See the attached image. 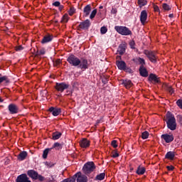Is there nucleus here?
Wrapping results in <instances>:
<instances>
[{
    "mask_svg": "<svg viewBox=\"0 0 182 182\" xmlns=\"http://www.w3.org/2000/svg\"><path fill=\"white\" fill-rule=\"evenodd\" d=\"M134 45L135 43L134 41H132L131 42H129V46L132 49H134Z\"/></svg>",
    "mask_w": 182,
    "mask_h": 182,
    "instance_id": "a19ab883",
    "label": "nucleus"
},
{
    "mask_svg": "<svg viewBox=\"0 0 182 182\" xmlns=\"http://www.w3.org/2000/svg\"><path fill=\"white\" fill-rule=\"evenodd\" d=\"M27 156H28V152L21 151L18 156V160H19L20 161H22L25 160V159H26Z\"/></svg>",
    "mask_w": 182,
    "mask_h": 182,
    "instance_id": "6ab92c4d",
    "label": "nucleus"
},
{
    "mask_svg": "<svg viewBox=\"0 0 182 182\" xmlns=\"http://www.w3.org/2000/svg\"><path fill=\"white\" fill-rule=\"evenodd\" d=\"M52 149H55V150H60V149H62V144L58 142H55L53 145V147L50 149V150H52Z\"/></svg>",
    "mask_w": 182,
    "mask_h": 182,
    "instance_id": "cd10ccee",
    "label": "nucleus"
},
{
    "mask_svg": "<svg viewBox=\"0 0 182 182\" xmlns=\"http://www.w3.org/2000/svg\"><path fill=\"white\" fill-rule=\"evenodd\" d=\"M149 80L151 82H154L155 83H159V78H157V76L154 74H151L149 75Z\"/></svg>",
    "mask_w": 182,
    "mask_h": 182,
    "instance_id": "393cba45",
    "label": "nucleus"
},
{
    "mask_svg": "<svg viewBox=\"0 0 182 182\" xmlns=\"http://www.w3.org/2000/svg\"><path fill=\"white\" fill-rule=\"evenodd\" d=\"M142 139H146L149 137V132H144L141 135Z\"/></svg>",
    "mask_w": 182,
    "mask_h": 182,
    "instance_id": "4c0bfd02",
    "label": "nucleus"
},
{
    "mask_svg": "<svg viewBox=\"0 0 182 182\" xmlns=\"http://www.w3.org/2000/svg\"><path fill=\"white\" fill-rule=\"evenodd\" d=\"M53 5H54V6H60V2L59 1H55L53 4Z\"/></svg>",
    "mask_w": 182,
    "mask_h": 182,
    "instance_id": "a18cd8bd",
    "label": "nucleus"
},
{
    "mask_svg": "<svg viewBox=\"0 0 182 182\" xmlns=\"http://www.w3.org/2000/svg\"><path fill=\"white\" fill-rule=\"evenodd\" d=\"M96 14H97V9L93 10L90 16V19H93V18L96 16Z\"/></svg>",
    "mask_w": 182,
    "mask_h": 182,
    "instance_id": "473e14b6",
    "label": "nucleus"
},
{
    "mask_svg": "<svg viewBox=\"0 0 182 182\" xmlns=\"http://www.w3.org/2000/svg\"><path fill=\"white\" fill-rule=\"evenodd\" d=\"M166 168H167L169 171H173V170H174V166H166Z\"/></svg>",
    "mask_w": 182,
    "mask_h": 182,
    "instance_id": "79ce46f5",
    "label": "nucleus"
},
{
    "mask_svg": "<svg viewBox=\"0 0 182 182\" xmlns=\"http://www.w3.org/2000/svg\"><path fill=\"white\" fill-rule=\"evenodd\" d=\"M139 63H141V65H144V63H145L144 59H143V58H139Z\"/></svg>",
    "mask_w": 182,
    "mask_h": 182,
    "instance_id": "49530a36",
    "label": "nucleus"
},
{
    "mask_svg": "<svg viewBox=\"0 0 182 182\" xmlns=\"http://www.w3.org/2000/svg\"><path fill=\"white\" fill-rule=\"evenodd\" d=\"M91 7L87 5L84 8V15L85 16H89V14H90Z\"/></svg>",
    "mask_w": 182,
    "mask_h": 182,
    "instance_id": "a878e982",
    "label": "nucleus"
},
{
    "mask_svg": "<svg viewBox=\"0 0 182 182\" xmlns=\"http://www.w3.org/2000/svg\"><path fill=\"white\" fill-rule=\"evenodd\" d=\"M9 110L11 114H15L18 113V106L11 104L9 105Z\"/></svg>",
    "mask_w": 182,
    "mask_h": 182,
    "instance_id": "ddd939ff",
    "label": "nucleus"
},
{
    "mask_svg": "<svg viewBox=\"0 0 182 182\" xmlns=\"http://www.w3.org/2000/svg\"><path fill=\"white\" fill-rule=\"evenodd\" d=\"M100 32L102 35H105L107 32V27L106 26H102L100 28Z\"/></svg>",
    "mask_w": 182,
    "mask_h": 182,
    "instance_id": "2f4dec72",
    "label": "nucleus"
},
{
    "mask_svg": "<svg viewBox=\"0 0 182 182\" xmlns=\"http://www.w3.org/2000/svg\"><path fill=\"white\" fill-rule=\"evenodd\" d=\"M138 4L141 5V6H144V5H147V1L146 0H138Z\"/></svg>",
    "mask_w": 182,
    "mask_h": 182,
    "instance_id": "c9c22d12",
    "label": "nucleus"
},
{
    "mask_svg": "<svg viewBox=\"0 0 182 182\" xmlns=\"http://www.w3.org/2000/svg\"><path fill=\"white\" fill-rule=\"evenodd\" d=\"M95 168H96L95 164L93 162H88L85 164L82 170L85 174H89L90 173H92Z\"/></svg>",
    "mask_w": 182,
    "mask_h": 182,
    "instance_id": "39448f33",
    "label": "nucleus"
},
{
    "mask_svg": "<svg viewBox=\"0 0 182 182\" xmlns=\"http://www.w3.org/2000/svg\"><path fill=\"white\" fill-rule=\"evenodd\" d=\"M43 93H44L46 95L45 96H46V93H47L46 91H43Z\"/></svg>",
    "mask_w": 182,
    "mask_h": 182,
    "instance_id": "6e6d98bb",
    "label": "nucleus"
},
{
    "mask_svg": "<svg viewBox=\"0 0 182 182\" xmlns=\"http://www.w3.org/2000/svg\"><path fill=\"white\" fill-rule=\"evenodd\" d=\"M146 21H147V11L146 10H144L141 12L140 15V21L142 25H144L146 23Z\"/></svg>",
    "mask_w": 182,
    "mask_h": 182,
    "instance_id": "f8f14e48",
    "label": "nucleus"
},
{
    "mask_svg": "<svg viewBox=\"0 0 182 182\" xmlns=\"http://www.w3.org/2000/svg\"><path fill=\"white\" fill-rule=\"evenodd\" d=\"M55 65H56V66H58V65H60V60H57L55 61Z\"/></svg>",
    "mask_w": 182,
    "mask_h": 182,
    "instance_id": "3c124183",
    "label": "nucleus"
},
{
    "mask_svg": "<svg viewBox=\"0 0 182 182\" xmlns=\"http://www.w3.org/2000/svg\"><path fill=\"white\" fill-rule=\"evenodd\" d=\"M77 66L78 68H80V69L84 70L87 69V68H89V63H87V60L82 58L81 60H80V64Z\"/></svg>",
    "mask_w": 182,
    "mask_h": 182,
    "instance_id": "1a4fd4ad",
    "label": "nucleus"
},
{
    "mask_svg": "<svg viewBox=\"0 0 182 182\" xmlns=\"http://www.w3.org/2000/svg\"><path fill=\"white\" fill-rule=\"evenodd\" d=\"M169 18H173V14H169Z\"/></svg>",
    "mask_w": 182,
    "mask_h": 182,
    "instance_id": "864d4df0",
    "label": "nucleus"
},
{
    "mask_svg": "<svg viewBox=\"0 0 182 182\" xmlns=\"http://www.w3.org/2000/svg\"><path fill=\"white\" fill-rule=\"evenodd\" d=\"M2 102H4V100L1 99L0 97V103H2Z\"/></svg>",
    "mask_w": 182,
    "mask_h": 182,
    "instance_id": "603ef678",
    "label": "nucleus"
},
{
    "mask_svg": "<svg viewBox=\"0 0 182 182\" xmlns=\"http://www.w3.org/2000/svg\"><path fill=\"white\" fill-rule=\"evenodd\" d=\"M73 177L75 180L77 178V182H87V177L85 175H82V173H77Z\"/></svg>",
    "mask_w": 182,
    "mask_h": 182,
    "instance_id": "6e6552de",
    "label": "nucleus"
},
{
    "mask_svg": "<svg viewBox=\"0 0 182 182\" xmlns=\"http://www.w3.org/2000/svg\"><path fill=\"white\" fill-rule=\"evenodd\" d=\"M126 52V45L121 44L118 48V53L119 55H123Z\"/></svg>",
    "mask_w": 182,
    "mask_h": 182,
    "instance_id": "412c9836",
    "label": "nucleus"
},
{
    "mask_svg": "<svg viewBox=\"0 0 182 182\" xmlns=\"http://www.w3.org/2000/svg\"><path fill=\"white\" fill-rule=\"evenodd\" d=\"M176 154L173 151H169L166 154V159H168V160H173Z\"/></svg>",
    "mask_w": 182,
    "mask_h": 182,
    "instance_id": "b1692460",
    "label": "nucleus"
},
{
    "mask_svg": "<svg viewBox=\"0 0 182 182\" xmlns=\"http://www.w3.org/2000/svg\"><path fill=\"white\" fill-rule=\"evenodd\" d=\"M49 150H50V149H46L44 150L43 154V157L44 159H46V157H48V154L49 153Z\"/></svg>",
    "mask_w": 182,
    "mask_h": 182,
    "instance_id": "e433bc0d",
    "label": "nucleus"
},
{
    "mask_svg": "<svg viewBox=\"0 0 182 182\" xmlns=\"http://www.w3.org/2000/svg\"><path fill=\"white\" fill-rule=\"evenodd\" d=\"M100 9H103V6H100Z\"/></svg>",
    "mask_w": 182,
    "mask_h": 182,
    "instance_id": "5fc2aeb1",
    "label": "nucleus"
},
{
    "mask_svg": "<svg viewBox=\"0 0 182 182\" xmlns=\"http://www.w3.org/2000/svg\"><path fill=\"white\" fill-rule=\"evenodd\" d=\"M27 174L31 178H33V180H39V181H43V180H45V178L42 176V175H39L38 172L34 170L28 171Z\"/></svg>",
    "mask_w": 182,
    "mask_h": 182,
    "instance_id": "7ed1b4c3",
    "label": "nucleus"
},
{
    "mask_svg": "<svg viewBox=\"0 0 182 182\" xmlns=\"http://www.w3.org/2000/svg\"><path fill=\"white\" fill-rule=\"evenodd\" d=\"M69 21V15H68V14H65L63 15L61 22H63V23H68V21Z\"/></svg>",
    "mask_w": 182,
    "mask_h": 182,
    "instance_id": "c85d7f7f",
    "label": "nucleus"
},
{
    "mask_svg": "<svg viewBox=\"0 0 182 182\" xmlns=\"http://www.w3.org/2000/svg\"><path fill=\"white\" fill-rule=\"evenodd\" d=\"M105 176L106 174L105 173H100L96 176V180H99L100 181H102V180L105 179Z\"/></svg>",
    "mask_w": 182,
    "mask_h": 182,
    "instance_id": "c756f323",
    "label": "nucleus"
},
{
    "mask_svg": "<svg viewBox=\"0 0 182 182\" xmlns=\"http://www.w3.org/2000/svg\"><path fill=\"white\" fill-rule=\"evenodd\" d=\"M80 146L82 149H87L90 146V141L87 139H82L80 141Z\"/></svg>",
    "mask_w": 182,
    "mask_h": 182,
    "instance_id": "9d476101",
    "label": "nucleus"
},
{
    "mask_svg": "<svg viewBox=\"0 0 182 182\" xmlns=\"http://www.w3.org/2000/svg\"><path fill=\"white\" fill-rule=\"evenodd\" d=\"M162 8L164 11H170V9H171V6H168L167 4H164Z\"/></svg>",
    "mask_w": 182,
    "mask_h": 182,
    "instance_id": "7c9ffc66",
    "label": "nucleus"
},
{
    "mask_svg": "<svg viewBox=\"0 0 182 182\" xmlns=\"http://www.w3.org/2000/svg\"><path fill=\"white\" fill-rule=\"evenodd\" d=\"M75 12H76V9H74V7H70V10L68 11V14H69L70 16H72V15H73V14H75Z\"/></svg>",
    "mask_w": 182,
    "mask_h": 182,
    "instance_id": "72a5a7b5",
    "label": "nucleus"
},
{
    "mask_svg": "<svg viewBox=\"0 0 182 182\" xmlns=\"http://www.w3.org/2000/svg\"><path fill=\"white\" fill-rule=\"evenodd\" d=\"M62 136V133L60 132H54L53 134V140H58L60 139V136Z\"/></svg>",
    "mask_w": 182,
    "mask_h": 182,
    "instance_id": "bb28decb",
    "label": "nucleus"
},
{
    "mask_svg": "<svg viewBox=\"0 0 182 182\" xmlns=\"http://www.w3.org/2000/svg\"><path fill=\"white\" fill-rule=\"evenodd\" d=\"M76 179H75V177L73 176L70 178L64 179L62 182H75Z\"/></svg>",
    "mask_w": 182,
    "mask_h": 182,
    "instance_id": "f704fd0d",
    "label": "nucleus"
},
{
    "mask_svg": "<svg viewBox=\"0 0 182 182\" xmlns=\"http://www.w3.org/2000/svg\"><path fill=\"white\" fill-rule=\"evenodd\" d=\"M121 83L122 85H124L126 89H130V87L133 86V83H132V81L129 80H121Z\"/></svg>",
    "mask_w": 182,
    "mask_h": 182,
    "instance_id": "2eb2a0df",
    "label": "nucleus"
},
{
    "mask_svg": "<svg viewBox=\"0 0 182 182\" xmlns=\"http://www.w3.org/2000/svg\"><path fill=\"white\" fill-rule=\"evenodd\" d=\"M23 49V47H22V46H18L16 47V50L17 51L22 50Z\"/></svg>",
    "mask_w": 182,
    "mask_h": 182,
    "instance_id": "c03bdc74",
    "label": "nucleus"
},
{
    "mask_svg": "<svg viewBox=\"0 0 182 182\" xmlns=\"http://www.w3.org/2000/svg\"><path fill=\"white\" fill-rule=\"evenodd\" d=\"M154 9L155 12H159L160 11V9H159L158 6L154 5Z\"/></svg>",
    "mask_w": 182,
    "mask_h": 182,
    "instance_id": "37998d69",
    "label": "nucleus"
},
{
    "mask_svg": "<svg viewBox=\"0 0 182 182\" xmlns=\"http://www.w3.org/2000/svg\"><path fill=\"white\" fill-rule=\"evenodd\" d=\"M144 173H146V168L143 166H139L137 170H136V174H139V176H141Z\"/></svg>",
    "mask_w": 182,
    "mask_h": 182,
    "instance_id": "5701e85b",
    "label": "nucleus"
},
{
    "mask_svg": "<svg viewBox=\"0 0 182 182\" xmlns=\"http://www.w3.org/2000/svg\"><path fill=\"white\" fill-rule=\"evenodd\" d=\"M166 119L167 126L170 130H176V127H177V124H176V118H174V116L171 114V112H168L166 113Z\"/></svg>",
    "mask_w": 182,
    "mask_h": 182,
    "instance_id": "f257e3e1",
    "label": "nucleus"
},
{
    "mask_svg": "<svg viewBox=\"0 0 182 182\" xmlns=\"http://www.w3.org/2000/svg\"><path fill=\"white\" fill-rule=\"evenodd\" d=\"M69 87V84H66L65 82H56L55 85V89L58 90V92H63V90H66V89H68Z\"/></svg>",
    "mask_w": 182,
    "mask_h": 182,
    "instance_id": "423d86ee",
    "label": "nucleus"
},
{
    "mask_svg": "<svg viewBox=\"0 0 182 182\" xmlns=\"http://www.w3.org/2000/svg\"><path fill=\"white\" fill-rule=\"evenodd\" d=\"M4 80H6V77H0V83H2Z\"/></svg>",
    "mask_w": 182,
    "mask_h": 182,
    "instance_id": "de8ad7c7",
    "label": "nucleus"
},
{
    "mask_svg": "<svg viewBox=\"0 0 182 182\" xmlns=\"http://www.w3.org/2000/svg\"><path fill=\"white\" fill-rule=\"evenodd\" d=\"M71 66H78L80 64V59L74 55H70L67 59Z\"/></svg>",
    "mask_w": 182,
    "mask_h": 182,
    "instance_id": "20e7f679",
    "label": "nucleus"
},
{
    "mask_svg": "<svg viewBox=\"0 0 182 182\" xmlns=\"http://www.w3.org/2000/svg\"><path fill=\"white\" fill-rule=\"evenodd\" d=\"M111 14H117V10L116 9H112L111 11Z\"/></svg>",
    "mask_w": 182,
    "mask_h": 182,
    "instance_id": "8fccbe9b",
    "label": "nucleus"
},
{
    "mask_svg": "<svg viewBox=\"0 0 182 182\" xmlns=\"http://www.w3.org/2000/svg\"><path fill=\"white\" fill-rule=\"evenodd\" d=\"M111 145L112 146V147H114V149H117V141L113 140L111 143Z\"/></svg>",
    "mask_w": 182,
    "mask_h": 182,
    "instance_id": "58836bf2",
    "label": "nucleus"
},
{
    "mask_svg": "<svg viewBox=\"0 0 182 182\" xmlns=\"http://www.w3.org/2000/svg\"><path fill=\"white\" fill-rule=\"evenodd\" d=\"M112 157H114V159H116V157H119V154L117 152H114L112 154Z\"/></svg>",
    "mask_w": 182,
    "mask_h": 182,
    "instance_id": "09e8293b",
    "label": "nucleus"
},
{
    "mask_svg": "<svg viewBox=\"0 0 182 182\" xmlns=\"http://www.w3.org/2000/svg\"><path fill=\"white\" fill-rule=\"evenodd\" d=\"M52 39H53V36L50 35L45 36L41 41V43H48V42L52 41Z\"/></svg>",
    "mask_w": 182,
    "mask_h": 182,
    "instance_id": "aec40b11",
    "label": "nucleus"
},
{
    "mask_svg": "<svg viewBox=\"0 0 182 182\" xmlns=\"http://www.w3.org/2000/svg\"><path fill=\"white\" fill-rule=\"evenodd\" d=\"M16 182H31L29 180V178H28V176L26 174H21L18 176L16 180Z\"/></svg>",
    "mask_w": 182,
    "mask_h": 182,
    "instance_id": "9b49d317",
    "label": "nucleus"
},
{
    "mask_svg": "<svg viewBox=\"0 0 182 182\" xmlns=\"http://www.w3.org/2000/svg\"><path fill=\"white\" fill-rule=\"evenodd\" d=\"M115 31L119 33V35H122L124 36H128V35H132V31L129 29V28L126 26H116L114 27Z\"/></svg>",
    "mask_w": 182,
    "mask_h": 182,
    "instance_id": "f03ea898",
    "label": "nucleus"
},
{
    "mask_svg": "<svg viewBox=\"0 0 182 182\" xmlns=\"http://www.w3.org/2000/svg\"><path fill=\"white\" fill-rule=\"evenodd\" d=\"M89 26H90V21H89V20H85L84 22L80 23V28L81 29H86Z\"/></svg>",
    "mask_w": 182,
    "mask_h": 182,
    "instance_id": "a211bd4d",
    "label": "nucleus"
},
{
    "mask_svg": "<svg viewBox=\"0 0 182 182\" xmlns=\"http://www.w3.org/2000/svg\"><path fill=\"white\" fill-rule=\"evenodd\" d=\"M162 138L164 140H165L166 143H171V141H173L174 140V137L173 135H168V134H164L162 135Z\"/></svg>",
    "mask_w": 182,
    "mask_h": 182,
    "instance_id": "dca6fc26",
    "label": "nucleus"
},
{
    "mask_svg": "<svg viewBox=\"0 0 182 182\" xmlns=\"http://www.w3.org/2000/svg\"><path fill=\"white\" fill-rule=\"evenodd\" d=\"M176 105L180 107V109H182V100H178L176 102Z\"/></svg>",
    "mask_w": 182,
    "mask_h": 182,
    "instance_id": "ea45409f",
    "label": "nucleus"
},
{
    "mask_svg": "<svg viewBox=\"0 0 182 182\" xmlns=\"http://www.w3.org/2000/svg\"><path fill=\"white\" fill-rule=\"evenodd\" d=\"M49 112H50L53 116H59V114H60L61 109L60 108H55L51 107L49 109Z\"/></svg>",
    "mask_w": 182,
    "mask_h": 182,
    "instance_id": "4468645a",
    "label": "nucleus"
},
{
    "mask_svg": "<svg viewBox=\"0 0 182 182\" xmlns=\"http://www.w3.org/2000/svg\"><path fill=\"white\" fill-rule=\"evenodd\" d=\"M145 55L149 58L153 63H156L157 60V56H156V53L153 51H146Z\"/></svg>",
    "mask_w": 182,
    "mask_h": 182,
    "instance_id": "0eeeda50",
    "label": "nucleus"
},
{
    "mask_svg": "<svg viewBox=\"0 0 182 182\" xmlns=\"http://www.w3.org/2000/svg\"><path fill=\"white\" fill-rule=\"evenodd\" d=\"M117 66L119 70H124L126 69V63L124 61H117Z\"/></svg>",
    "mask_w": 182,
    "mask_h": 182,
    "instance_id": "f3484780",
    "label": "nucleus"
},
{
    "mask_svg": "<svg viewBox=\"0 0 182 182\" xmlns=\"http://www.w3.org/2000/svg\"><path fill=\"white\" fill-rule=\"evenodd\" d=\"M140 75H142L144 77H146L148 73L147 70L143 66H141L139 68Z\"/></svg>",
    "mask_w": 182,
    "mask_h": 182,
    "instance_id": "4be33fe9",
    "label": "nucleus"
}]
</instances>
